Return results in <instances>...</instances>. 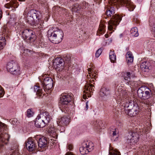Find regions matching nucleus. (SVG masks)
I'll use <instances>...</instances> for the list:
<instances>
[{
  "instance_id": "obj_1",
  "label": "nucleus",
  "mask_w": 155,
  "mask_h": 155,
  "mask_svg": "<svg viewBox=\"0 0 155 155\" xmlns=\"http://www.w3.org/2000/svg\"><path fill=\"white\" fill-rule=\"evenodd\" d=\"M50 29L48 31V37L53 43H58L61 41L63 37L62 31L58 28Z\"/></svg>"
},
{
  "instance_id": "obj_2",
  "label": "nucleus",
  "mask_w": 155,
  "mask_h": 155,
  "mask_svg": "<svg viewBox=\"0 0 155 155\" xmlns=\"http://www.w3.org/2000/svg\"><path fill=\"white\" fill-rule=\"evenodd\" d=\"M128 101L125 106V113L131 117L135 116L139 112V108L137 105H134L132 101Z\"/></svg>"
},
{
  "instance_id": "obj_3",
  "label": "nucleus",
  "mask_w": 155,
  "mask_h": 155,
  "mask_svg": "<svg viewBox=\"0 0 155 155\" xmlns=\"http://www.w3.org/2000/svg\"><path fill=\"white\" fill-rule=\"evenodd\" d=\"M140 129L130 131L127 136V142L128 143L134 144L138 141L140 136L141 134Z\"/></svg>"
},
{
  "instance_id": "obj_4",
  "label": "nucleus",
  "mask_w": 155,
  "mask_h": 155,
  "mask_svg": "<svg viewBox=\"0 0 155 155\" xmlns=\"http://www.w3.org/2000/svg\"><path fill=\"white\" fill-rule=\"evenodd\" d=\"M9 31L6 25H4L1 29L0 35V50L3 49L6 44V39L8 38Z\"/></svg>"
},
{
  "instance_id": "obj_5",
  "label": "nucleus",
  "mask_w": 155,
  "mask_h": 155,
  "mask_svg": "<svg viewBox=\"0 0 155 155\" xmlns=\"http://www.w3.org/2000/svg\"><path fill=\"white\" fill-rule=\"evenodd\" d=\"M6 127L5 124L0 122V147L3 146V144H6L9 140L10 137L9 135L6 133L2 132Z\"/></svg>"
},
{
  "instance_id": "obj_6",
  "label": "nucleus",
  "mask_w": 155,
  "mask_h": 155,
  "mask_svg": "<svg viewBox=\"0 0 155 155\" xmlns=\"http://www.w3.org/2000/svg\"><path fill=\"white\" fill-rule=\"evenodd\" d=\"M121 18L119 15L117 14L113 15L108 22V30L110 31H114L116 26L121 20Z\"/></svg>"
},
{
  "instance_id": "obj_7",
  "label": "nucleus",
  "mask_w": 155,
  "mask_h": 155,
  "mask_svg": "<svg viewBox=\"0 0 155 155\" xmlns=\"http://www.w3.org/2000/svg\"><path fill=\"white\" fill-rule=\"evenodd\" d=\"M112 4L114 5H125L128 8L129 10L132 11L135 8V6L130 1L127 0H110Z\"/></svg>"
},
{
  "instance_id": "obj_8",
  "label": "nucleus",
  "mask_w": 155,
  "mask_h": 155,
  "mask_svg": "<svg viewBox=\"0 0 155 155\" xmlns=\"http://www.w3.org/2000/svg\"><path fill=\"white\" fill-rule=\"evenodd\" d=\"M137 94L138 97L140 98L146 100L148 99L151 96L152 93L150 89H145L144 87H141L138 90Z\"/></svg>"
},
{
  "instance_id": "obj_9",
  "label": "nucleus",
  "mask_w": 155,
  "mask_h": 155,
  "mask_svg": "<svg viewBox=\"0 0 155 155\" xmlns=\"http://www.w3.org/2000/svg\"><path fill=\"white\" fill-rule=\"evenodd\" d=\"M118 94L119 97L117 99L118 103L122 104L123 102L127 103L129 102L128 101H131L128 99V94L127 90L120 89L118 91Z\"/></svg>"
},
{
  "instance_id": "obj_10",
  "label": "nucleus",
  "mask_w": 155,
  "mask_h": 155,
  "mask_svg": "<svg viewBox=\"0 0 155 155\" xmlns=\"http://www.w3.org/2000/svg\"><path fill=\"white\" fill-rule=\"evenodd\" d=\"M71 96L66 94H62L60 97L59 105L60 108H64L71 101Z\"/></svg>"
},
{
  "instance_id": "obj_11",
  "label": "nucleus",
  "mask_w": 155,
  "mask_h": 155,
  "mask_svg": "<svg viewBox=\"0 0 155 155\" xmlns=\"http://www.w3.org/2000/svg\"><path fill=\"white\" fill-rule=\"evenodd\" d=\"M7 70L13 74L17 75L19 73V68L18 65L13 61L7 63Z\"/></svg>"
},
{
  "instance_id": "obj_12",
  "label": "nucleus",
  "mask_w": 155,
  "mask_h": 155,
  "mask_svg": "<svg viewBox=\"0 0 155 155\" xmlns=\"http://www.w3.org/2000/svg\"><path fill=\"white\" fill-rule=\"evenodd\" d=\"M53 65L57 70L61 71L64 68V60L60 58H57L54 61Z\"/></svg>"
},
{
  "instance_id": "obj_13",
  "label": "nucleus",
  "mask_w": 155,
  "mask_h": 155,
  "mask_svg": "<svg viewBox=\"0 0 155 155\" xmlns=\"http://www.w3.org/2000/svg\"><path fill=\"white\" fill-rule=\"evenodd\" d=\"M42 84L44 91H46L52 88L53 84V80L51 78L46 77L44 79Z\"/></svg>"
},
{
  "instance_id": "obj_14",
  "label": "nucleus",
  "mask_w": 155,
  "mask_h": 155,
  "mask_svg": "<svg viewBox=\"0 0 155 155\" xmlns=\"http://www.w3.org/2000/svg\"><path fill=\"white\" fill-rule=\"evenodd\" d=\"M23 36L26 39L33 41L34 40L35 35L33 34V32L31 31H29L27 29H25L22 31Z\"/></svg>"
},
{
  "instance_id": "obj_15",
  "label": "nucleus",
  "mask_w": 155,
  "mask_h": 155,
  "mask_svg": "<svg viewBox=\"0 0 155 155\" xmlns=\"http://www.w3.org/2000/svg\"><path fill=\"white\" fill-rule=\"evenodd\" d=\"M25 146L27 149L31 151L36 149L37 146L32 139L29 138L25 143Z\"/></svg>"
},
{
  "instance_id": "obj_16",
  "label": "nucleus",
  "mask_w": 155,
  "mask_h": 155,
  "mask_svg": "<svg viewBox=\"0 0 155 155\" xmlns=\"http://www.w3.org/2000/svg\"><path fill=\"white\" fill-rule=\"evenodd\" d=\"M41 15L40 12L34 9H32L30 10L28 12V16L31 17V21H33L35 19L39 18Z\"/></svg>"
},
{
  "instance_id": "obj_17",
  "label": "nucleus",
  "mask_w": 155,
  "mask_h": 155,
  "mask_svg": "<svg viewBox=\"0 0 155 155\" xmlns=\"http://www.w3.org/2000/svg\"><path fill=\"white\" fill-rule=\"evenodd\" d=\"M87 77L88 80L85 86V89L87 91H90V90L92 91V90L94 91V90L93 89V88L92 87H94V86L92 84H91V83H93V82H94V79L96 80V78H97V76L96 75L95 78H92L91 77L90 78L88 75H87Z\"/></svg>"
},
{
  "instance_id": "obj_18",
  "label": "nucleus",
  "mask_w": 155,
  "mask_h": 155,
  "mask_svg": "<svg viewBox=\"0 0 155 155\" xmlns=\"http://www.w3.org/2000/svg\"><path fill=\"white\" fill-rule=\"evenodd\" d=\"M38 116L43 120L45 123L48 124L50 120L52 119L49 113L47 111H44L41 113Z\"/></svg>"
},
{
  "instance_id": "obj_19",
  "label": "nucleus",
  "mask_w": 155,
  "mask_h": 155,
  "mask_svg": "<svg viewBox=\"0 0 155 155\" xmlns=\"http://www.w3.org/2000/svg\"><path fill=\"white\" fill-rule=\"evenodd\" d=\"M58 125H62L63 126H67L69 124L70 120L68 118L65 116L62 117L57 121Z\"/></svg>"
},
{
  "instance_id": "obj_20",
  "label": "nucleus",
  "mask_w": 155,
  "mask_h": 155,
  "mask_svg": "<svg viewBox=\"0 0 155 155\" xmlns=\"http://www.w3.org/2000/svg\"><path fill=\"white\" fill-rule=\"evenodd\" d=\"M48 124L47 123H45L44 121L38 115L35 121V125L36 127H43L45 125Z\"/></svg>"
},
{
  "instance_id": "obj_21",
  "label": "nucleus",
  "mask_w": 155,
  "mask_h": 155,
  "mask_svg": "<svg viewBox=\"0 0 155 155\" xmlns=\"http://www.w3.org/2000/svg\"><path fill=\"white\" fill-rule=\"evenodd\" d=\"M134 75L133 73L130 72H127L124 73L123 75V77L124 79L125 80L128 81H129L127 82L128 84L129 85H131L132 86H133V83L134 82H131L129 81V80L131 78V76Z\"/></svg>"
},
{
  "instance_id": "obj_22",
  "label": "nucleus",
  "mask_w": 155,
  "mask_h": 155,
  "mask_svg": "<svg viewBox=\"0 0 155 155\" xmlns=\"http://www.w3.org/2000/svg\"><path fill=\"white\" fill-rule=\"evenodd\" d=\"M47 143L48 141L46 138L42 137L40 138L38 141V145L39 147L43 148L46 147Z\"/></svg>"
},
{
  "instance_id": "obj_23",
  "label": "nucleus",
  "mask_w": 155,
  "mask_h": 155,
  "mask_svg": "<svg viewBox=\"0 0 155 155\" xmlns=\"http://www.w3.org/2000/svg\"><path fill=\"white\" fill-rule=\"evenodd\" d=\"M83 8L81 4H74L72 7V12L77 13H80V11Z\"/></svg>"
},
{
  "instance_id": "obj_24",
  "label": "nucleus",
  "mask_w": 155,
  "mask_h": 155,
  "mask_svg": "<svg viewBox=\"0 0 155 155\" xmlns=\"http://www.w3.org/2000/svg\"><path fill=\"white\" fill-rule=\"evenodd\" d=\"M105 27L106 26L105 25L104 22L103 21H101L100 23L99 28L97 34L98 35L99 33L102 34L104 33L105 31Z\"/></svg>"
},
{
  "instance_id": "obj_25",
  "label": "nucleus",
  "mask_w": 155,
  "mask_h": 155,
  "mask_svg": "<svg viewBox=\"0 0 155 155\" xmlns=\"http://www.w3.org/2000/svg\"><path fill=\"white\" fill-rule=\"evenodd\" d=\"M126 57L127 63H132L133 61L134 56L131 52H127L126 54Z\"/></svg>"
},
{
  "instance_id": "obj_26",
  "label": "nucleus",
  "mask_w": 155,
  "mask_h": 155,
  "mask_svg": "<svg viewBox=\"0 0 155 155\" xmlns=\"http://www.w3.org/2000/svg\"><path fill=\"white\" fill-rule=\"evenodd\" d=\"M84 146L89 151V152L91 151L94 149V144L92 142H87L84 143Z\"/></svg>"
},
{
  "instance_id": "obj_27",
  "label": "nucleus",
  "mask_w": 155,
  "mask_h": 155,
  "mask_svg": "<svg viewBox=\"0 0 155 155\" xmlns=\"http://www.w3.org/2000/svg\"><path fill=\"white\" fill-rule=\"evenodd\" d=\"M34 91L36 92L37 94L40 97L44 95V94H42L43 93V91L42 89L40 88V87L37 85L35 86L34 87Z\"/></svg>"
},
{
  "instance_id": "obj_28",
  "label": "nucleus",
  "mask_w": 155,
  "mask_h": 155,
  "mask_svg": "<svg viewBox=\"0 0 155 155\" xmlns=\"http://www.w3.org/2000/svg\"><path fill=\"white\" fill-rule=\"evenodd\" d=\"M99 94L101 96L103 97L109 94L110 91L106 88H102L100 90Z\"/></svg>"
},
{
  "instance_id": "obj_29",
  "label": "nucleus",
  "mask_w": 155,
  "mask_h": 155,
  "mask_svg": "<svg viewBox=\"0 0 155 155\" xmlns=\"http://www.w3.org/2000/svg\"><path fill=\"white\" fill-rule=\"evenodd\" d=\"M84 145V143L83 145L81 147L79 148L80 152L82 155L87 154L89 153V151H88Z\"/></svg>"
},
{
  "instance_id": "obj_30",
  "label": "nucleus",
  "mask_w": 155,
  "mask_h": 155,
  "mask_svg": "<svg viewBox=\"0 0 155 155\" xmlns=\"http://www.w3.org/2000/svg\"><path fill=\"white\" fill-rule=\"evenodd\" d=\"M58 131L57 130H56L55 128H51L49 130V132H51V134L53 137L57 138L58 135V133L57 132Z\"/></svg>"
},
{
  "instance_id": "obj_31",
  "label": "nucleus",
  "mask_w": 155,
  "mask_h": 155,
  "mask_svg": "<svg viewBox=\"0 0 155 155\" xmlns=\"http://www.w3.org/2000/svg\"><path fill=\"white\" fill-rule=\"evenodd\" d=\"M130 32L131 35L133 36L136 37L139 35L138 30L136 27L132 28L130 30Z\"/></svg>"
},
{
  "instance_id": "obj_32",
  "label": "nucleus",
  "mask_w": 155,
  "mask_h": 155,
  "mask_svg": "<svg viewBox=\"0 0 155 155\" xmlns=\"http://www.w3.org/2000/svg\"><path fill=\"white\" fill-rule=\"evenodd\" d=\"M110 59L111 62L114 63L116 61V56L114 51H110L109 53Z\"/></svg>"
},
{
  "instance_id": "obj_33",
  "label": "nucleus",
  "mask_w": 155,
  "mask_h": 155,
  "mask_svg": "<svg viewBox=\"0 0 155 155\" xmlns=\"http://www.w3.org/2000/svg\"><path fill=\"white\" fill-rule=\"evenodd\" d=\"M113 7H111L109 8L106 11V14L108 17H111L112 15H113L114 13V11L113 9Z\"/></svg>"
},
{
  "instance_id": "obj_34",
  "label": "nucleus",
  "mask_w": 155,
  "mask_h": 155,
  "mask_svg": "<svg viewBox=\"0 0 155 155\" xmlns=\"http://www.w3.org/2000/svg\"><path fill=\"white\" fill-rule=\"evenodd\" d=\"M110 150H109L110 155H120V153L117 150L112 149L111 150L110 148Z\"/></svg>"
},
{
  "instance_id": "obj_35",
  "label": "nucleus",
  "mask_w": 155,
  "mask_h": 155,
  "mask_svg": "<svg viewBox=\"0 0 155 155\" xmlns=\"http://www.w3.org/2000/svg\"><path fill=\"white\" fill-rule=\"evenodd\" d=\"M92 68H89L88 69V76L89 77V78H90L91 77L92 78H95L96 76V74H94L93 73V69L92 70Z\"/></svg>"
},
{
  "instance_id": "obj_36",
  "label": "nucleus",
  "mask_w": 155,
  "mask_h": 155,
  "mask_svg": "<svg viewBox=\"0 0 155 155\" xmlns=\"http://www.w3.org/2000/svg\"><path fill=\"white\" fill-rule=\"evenodd\" d=\"M64 61V64H67L68 66H69V64L71 62V57L70 55H67L63 59Z\"/></svg>"
},
{
  "instance_id": "obj_37",
  "label": "nucleus",
  "mask_w": 155,
  "mask_h": 155,
  "mask_svg": "<svg viewBox=\"0 0 155 155\" xmlns=\"http://www.w3.org/2000/svg\"><path fill=\"white\" fill-rule=\"evenodd\" d=\"M140 68L142 69H148L149 68V64L148 62H142L140 65Z\"/></svg>"
},
{
  "instance_id": "obj_38",
  "label": "nucleus",
  "mask_w": 155,
  "mask_h": 155,
  "mask_svg": "<svg viewBox=\"0 0 155 155\" xmlns=\"http://www.w3.org/2000/svg\"><path fill=\"white\" fill-rule=\"evenodd\" d=\"M85 89V90L84 91V92L85 94H84L83 96V98L84 99H86L87 98L86 94H87L88 97H91V95L89 93L90 92H91V90H90V91H87Z\"/></svg>"
},
{
  "instance_id": "obj_39",
  "label": "nucleus",
  "mask_w": 155,
  "mask_h": 155,
  "mask_svg": "<svg viewBox=\"0 0 155 155\" xmlns=\"http://www.w3.org/2000/svg\"><path fill=\"white\" fill-rule=\"evenodd\" d=\"M81 5H82V6L85 5L86 6L85 7H84L83 8H82V9H87L89 11H90L91 10L90 8L89 7L90 5L88 3H86V2H83V3H81Z\"/></svg>"
},
{
  "instance_id": "obj_40",
  "label": "nucleus",
  "mask_w": 155,
  "mask_h": 155,
  "mask_svg": "<svg viewBox=\"0 0 155 155\" xmlns=\"http://www.w3.org/2000/svg\"><path fill=\"white\" fill-rule=\"evenodd\" d=\"M27 116L30 117H32L34 114V112L31 110V109H28L27 111Z\"/></svg>"
},
{
  "instance_id": "obj_41",
  "label": "nucleus",
  "mask_w": 155,
  "mask_h": 155,
  "mask_svg": "<svg viewBox=\"0 0 155 155\" xmlns=\"http://www.w3.org/2000/svg\"><path fill=\"white\" fill-rule=\"evenodd\" d=\"M38 2L41 5L46 6L48 5V0H38Z\"/></svg>"
},
{
  "instance_id": "obj_42",
  "label": "nucleus",
  "mask_w": 155,
  "mask_h": 155,
  "mask_svg": "<svg viewBox=\"0 0 155 155\" xmlns=\"http://www.w3.org/2000/svg\"><path fill=\"white\" fill-rule=\"evenodd\" d=\"M14 3L12 2H11L10 3H8L6 4L5 5V8H10V7H14Z\"/></svg>"
},
{
  "instance_id": "obj_43",
  "label": "nucleus",
  "mask_w": 155,
  "mask_h": 155,
  "mask_svg": "<svg viewBox=\"0 0 155 155\" xmlns=\"http://www.w3.org/2000/svg\"><path fill=\"white\" fill-rule=\"evenodd\" d=\"M102 52V50L101 49H99L98 50L96 53H95V56L96 57L98 58L99 57L100 55L101 54Z\"/></svg>"
},
{
  "instance_id": "obj_44",
  "label": "nucleus",
  "mask_w": 155,
  "mask_h": 155,
  "mask_svg": "<svg viewBox=\"0 0 155 155\" xmlns=\"http://www.w3.org/2000/svg\"><path fill=\"white\" fill-rule=\"evenodd\" d=\"M142 104H144L145 105H149L150 104V101L148 100L143 101L141 102Z\"/></svg>"
},
{
  "instance_id": "obj_45",
  "label": "nucleus",
  "mask_w": 155,
  "mask_h": 155,
  "mask_svg": "<svg viewBox=\"0 0 155 155\" xmlns=\"http://www.w3.org/2000/svg\"><path fill=\"white\" fill-rule=\"evenodd\" d=\"M4 94L2 88L0 86V97H2Z\"/></svg>"
},
{
  "instance_id": "obj_46",
  "label": "nucleus",
  "mask_w": 155,
  "mask_h": 155,
  "mask_svg": "<svg viewBox=\"0 0 155 155\" xmlns=\"http://www.w3.org/2000/svg\"><path fill=\"white\" fill-rule=\"evenodd\" d=\"M117 131L116 130V129H115L114 130L112 131V134L111 135L114 137H117Z\"/></svg>"
},
{
  "instance_id": "obj_47",
  "label": "nucleus",
  "mask_w": 155,
  "mask_h": 155,
  "mask_svg": "<svg viewBox=\"0 0 155 155\" xmlns=\"http://www.w3.org/2000/svg\"><path fill=\"white\" fill-rule=\"evenodd\" d=\"M38 44V45H37V46H38V48H40V47L42 48L44 46L43 44L41 43V41H39Z\"/></svg>"
},
{
  "instance_id": "obj_48",
  "label": "nucleus",
  "mask_w": 155,
  "mask_h": 155,
  "mask_svg": "<svg viewBox=\"0 0 155 155\" xmlns=\"http://www.w3.org/2000/svg\"><path fill=\"white\" fill-rule=\"evenodd\" d=\"M73 146L71 144H69L68 145L67 148L69 150H71L73 149Z\"/></svg>"
},
{
  "instance_id": "obj_49",
  "label": "nucleus",
  "mask_w": 155,
  "mask_h": 155,
  "mask_svg": "<svg viewBox=\"0 0 155 155\" xmlns=\"http://www.w3.org/2000/svg\"><path fill=\"white\" fill-rule=\"evenodd\" d=\"M151 27H152V31L154 32L155 34V22L153 25H152Z\"/></svg>"
},
{
  "instance_id": "obj_50",
  "label": "nucleus",
  "mask_w": 155,
  "mask_h": 155,
  "mask_svg": "<svg viewBox=\"0 0 155 155\" xmlns=\"http://www.w3.org/2000/svg\"><path fill=\"white\" fill-rule=\"evenodd\" d=\"M31 51L28 49L25 50V52L28 53V52L31 53Z\"/></svg>"
},
{
  "instance_id": "obj_51",
  "label": "nucleus",
  "mask_w": 155,
  "mask_h": 155,
  "mask_svg": "<svg viewBox=\"0 0 155 155\" xmlns=\"http://www.w3.org/2000/svg\"><path fill=\"white\" fill-rule=\"evenodd\" d=\"M66 155H74L72 153L68 152Z\"/></svg>"
},
{
  "instance_id": "obj_52",
  "label": "nucleus",
  "mask_w": 155,
  "mask_h": 155,
  "mask_svg": "<svg viewBox=\"0 0 155 155\" xmlns=\"http://www.w3.org/2000/svg\"><path fill=\"white\" fill-rule=\"evenodd\" d=\"M150 151H151L152 150V151H153L154 152H155V146L154 147V148H152L151 149H150Z\"/></svg>"
},
{
  "instance_id": "obj_53",
  "label": "nucleus",
  "mask_w": 155,
  "mask_h": 155,
  "mask_svg": "<svg viewBox=\"0 0 155 155\" xmlns=\"http://www.w3.org/2000/svg\"><path fill=\"white\" fill-rule=\"evenodd\" d=\"M88 102V101H87V102L86 103V108L87 110V109L88 108V104H87Z\"/></svg>"
},
{
  "instance_id": "obj_54",
  "label": "nucleus",
  "mask_w": 155,
  "mask_h": 155,
  "mask_svg": "<svg viewBox=\"0 0 155 155\" xmlns=\"http://www.w3.org/2000/svg\"><path fill=\"white\" fill-rule=\"evenodd\" d=\"M105 36L106 38H107L109 37V35L108 34H106L105 35Z\"/></svg>"
},
{
  "instance_id": "obj_55",
  "label": "nucleus",
  "mask_w": 155,
  "mask_h": 155,
  "mask_svg": "<svg viewBox=\"0 0 155 155\" xmlns=\"http://www.w3.org/2000/svg\"><path fill=\"white\" fill-rule=\"evenodd\" d=\"M19 2H25V0H18Z\"/></svg>"
},
{
  "instance_id": "obj_56",
  "label": "nucleus",
  "mask_w": 155,
  "mask_h": 155,
  "mask_svg": "<svg viewBox=\"0 0 155 155\" xmlns=\"http://www.w3.org/2000/svg\"><path fill=\"white\" fill-rule=\"evenodd\" d=\"M100 127H99V126H97V130H98V129H99V128H100Z\"/></svg>"
},
{
  "instance_id": "obj_57",
  "label": "nucleus",
  "mask_w": 155,
  "mask_h": 155,
  "mask_svg": "<svg viewBox=\"0 0 155 155\" xmlns=\"http://www.w3.org/2000/svg\"><path fill=\"white\" fill-rule=\"evenodd\" d=\"M12 153H16V152H15L14 151H12Z\"/></svg>"
},
{
  "instance_id": "obj_58",
  "label": "nucleus",
  "mask_w": 155,
  "mask_h": 155,
  "mask_svg": "<svg viewBox=\"0 0 155 155\" xmlns=\"http://www.w3.org/2000/svg\"><path fill=\"white\" fill-rule=\"evenodd\" d=\"M85 5H82V7L83 8V7H85Z\"/></svg>"
},
{
  "instance_id": "obj_59",
  "label": "nucleus",
  "mask_w": 155,
  "mask_h": 155,
  "mask_svg": "<svg viewBox=\"0 0 155 155\" xmlns=\"http://www.w3.org/2000/svg\"><path fill=\"white\" fill-rule=\"evenodd\" d=\"M16 153L17 154V153H18V150L17 151L16 150Z\"/></svg>"
},
{
  "instance_id": "obj_60",
  "label": "nucleus",
  "mask_w": 155,
  "mask_h": 155,
  "mask_svg": "<svg viewBox=\"0 0 155 155\" xmlns=\"http://www.w3.org/2000/svg\"><path fill=\"white\" fill-rule=\"evenodd\" d=\"M112 33V32H110V33Z\"/></svg>"
},
{
  "instance_id": "obj_61",
  "label": "nucleus",
  "mask_w": 155,
  "mask_h": 155,
  "mask_svg": "<svg viewBox=\"0 0 155 155\" xmlns=\"http://www.w3.org/2000/svg\"><path fill=\"white\" fill-rule=\"evenodd\" d=\"M28 21L29 22V20H28Z\"/></svg>"
}]
</instances>
